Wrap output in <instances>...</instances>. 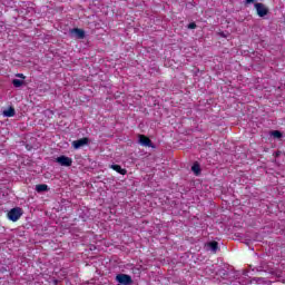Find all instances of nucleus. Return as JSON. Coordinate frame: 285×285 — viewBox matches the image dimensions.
Masks as SVG:
<instances>
[{
    "mask_svg": "<svg viewBox=\"0 0 285 285\" xmlns=\"http://www.w3.org/2000/svg\"><path fill=\"white\" fill-rule=\"evenodd\" d=\"M21 215H23V209L21 207H14L8 213V219L10 222H19L21 219Z\"/></svg>",
    "mask_w": 285,
    "mask_h": 285,
    "instance_id": "1",
    "label": "nucleus"
},
{
    "mask_svg": "<svg viewBox=\"0 0 285 285\" xmlns=\"http://www.w3.org/2000/svg\"><path fill=\"white\" fill-rule=\"evenodd\" d=\"M89 141H90V139H88V137H83L78 140H73L72 148H75V150H79V148H83V146H88Z\"/></svg>",
    "mask_w": 285,
    "mask_h": 285,
    "instance_id": "2",
    "label": "nucleus"
},
{
    "mask_svg": "<svg viewBox=\"0 0 285 285\" xmlns=\"http://www.w3.org/2000/svg\"><path fill=\"white\" fill-rule=\"evenodd\" d=\"M255 8H256V12H257L258 17H266V14H268V9H267L266 4H264L262 2H256Z\"/></svg>",
    "mask_w": 285,
    "mask_h": 285,
    "instance_id": "3",
    "label": "nucleus"
},
{
    "mask_svg": "<svg viewBox=\"0 0 285 285\" xmlns=\"http://www.w3.org/2000/svg\"><path fill=\"white\" fill-rule=\"evenodd\" d=\"M56 161L60 166H66V167L72 166V158H70L68 156H60V157L56 158Z\"/></svg>",
    "mask_w": 285,
    "mask_h": 285,
    "instance_id": "4",
    "label": "nucleus"
},
{
    "mask_svg": "<svg viewBox=\"0 0 285 285\" xmlns=\"http://www.w3.org/2000/svg\"><path fill=\"white\" fill-rule=\"evenodd\" d=\"M139 144L140 146H145L147 148H153V140H150V138L146 135H139Z\"/></svg>",
    "mask_w": 285,
    "mask_h": 285,
    "instance_id": "5",
    "label": "nucleus"
},
{
    "mask_svg": "<svg viewBox=\"0 0 285 285\" xmlns=\"http://www.w3.org/2000/svg\"><path fill=\"white\" fill-rule=\"evenodd\" d=\"M71 35H76L78 39H86V31L80 28L71 29Z\"/></svg>",
    "mask_w": 285,
    "mask_h": 285,
    "instance_id": "6",
    "label": "nucleus"
},
{
    "mask_svg": "<svg viewBox=\"0 0 285 285\" xmlns=\"http://www.w3.org/2000/svg\"><path fill=\"white\" fill-rule=\"evenodd\" d=\"M109 168L119 175H128V170L126 168H121V165H110Z\"/></svg>",
    "mask_w": 285,
    "mask_h": 285,
    "instance_id": "7",
    "label": "nucleus"
},
{
    "mask_svg": "<svg viewBox=\"0 0 285 285\" xmlns=\"http://www.w3.org/2000/svg\"><path fill=\"white\" fill-rule=\"evenodd\" d=\"M207 246L214 253H217V250H219V243H217V240L209 242Z\"/></svg>",
    "mask_w": 285,
    "mask_h": 285,
    "instance_id": "8",
    "label": "nucleus"
},
{
    "mask_svg": "<svg viewBox=\"0 0 285 285\" xmlns=\"http://www.w3.org/2000/svg\"><path fill=\"white\" fill-rule=\"evenodd\" d=\"M2 115L3 117H14V107H9L8 109L3 110Z\"/></svg>",
    "mask_w": 285,
    "mask_h": 285,
    "instance_id": "9",
    "label": "nucleus"
},
{
    "mask_svg": "<svg viewBox=\"0 0 285 285\" xmlns=\"http://www.w3.org/2000/svg\"><path fill=\"white\" fill-rule=\"evenodd\" d=\"M36 190L38 193H46L48 190V185L46 184H39L36 186Z\"/></svg>",
    "mask_w": 285,
    "mask_h": 285,
    "instance_id": "10",
    "label": "nucleus"
},
{
    "mask_svg": "<svg viewBox=\"0 0 285 285\" xmlns=\"http://www.w3.org/2000/svg\"><path fill=\"white\" fill-rule=\"evenodd\" d=\"M191 170H193V173H195V175H200V173H202V167L199 166L198 163H195V164L191 166Z\"/></svg>",
    "mask_w": 285,
    "mask_h": 285,
    "instance_id": "11",
    "label": "nucleus"
},
{
    "mask_svg": "<svg viewBox=\"0 0 285 285\" xmlns=\"http://www.w3.org/2000/svg\"><path fill=\"white\" fill-rule=\"evenodd\" d=\"M271 136L274 137V139H282L283 134L279 130H273L271 131Z\"/></svg>",
    "mask_w": 285,
    "mask_h": 285,
    "instance_id": "12",
    "label": "nucleus"
},
{
    "mask_svg": "<svg viewBox=\"0 0 285 285\" xmlns=\"http://www.w3.org/2000/svg\"><path fill=\"white\" fill-rule=\"evenodd\" d=\"M12 83H13L14 88H21V86H23V80L13 79Z\"/></svg>",
    "mask_w": 285,
    "mask_h": 285,
    "instance_id": "13",
    "label": "nucleus"
},
{
    "mask_svg": "<svg viewBox=\"0 0 285 285\" xmlns=\"http://www.w3.org/2000/svg\"><path fill=\"white\" fill-rule=\"evenodd\" d=\"M195 28H197V23L191 22V23L188 24L189 30H195Z\"/></svg>",
    "mask_w": 285,
    "mask_h": 285,
    "instance_id": "14",
    "label": "nucleus"
},
{
    "mask_svg": "<svg viewBox=\"0 0 285 285\" xmlns=\"http://www.w3.org/2000/svg\"><path fill=\"white\" fill-rule=\"evenodd\" d=\"M245 3L247 4L255 3V0H246Z\"/></svg>",
    "mask_w": 285,
    "mask_h": 285,
    "instance_id": "15",
    "label": "nucleus"
},
{
    "mask_svg": "<svg viewBox=\"0 0 285 285\" xmlns=\"http://www.w3.org/2000/svg\"><path fill=\"white\" fill-rule=\"evenodd\" d=\"M18 77H21L22 79L24 78V77H23V73L18 75Z\"/></svg>",
    "mask_w": 285,
    "mask_h": 285,
    "instance_id": "16",
    "label": "nucleus"
}]
</instances>
